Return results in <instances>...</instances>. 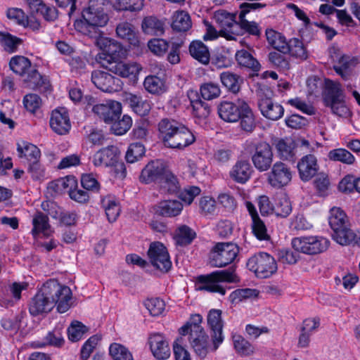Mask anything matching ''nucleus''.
<instances>
[{"mask_svg":"<svg viewBox=\"0 0 360 360\" xmlns=\"http://www.w3.org/2000/svg\"><path fill=\"white\" fill-rule=\"evenodd\" d=\"M71 298L72 291L69 287L50 279L32 299L29 311L33 316L47 314L57 304L58 311L65 313L70 307Z\"/></svg>","mask_w":360,"mask_h":360,"instance_id":"1","label":"nucleus"},{"mask_svg":"<svg viewBox=\"0 0 360 360\" xmlns=\"http://www.w3.org/2000/svg\"><path fill=\"white\" fill-rule=\"evenodd\" d=\"M103 44L104 52L99 56V63L103 68L122 77H135L139 73L136 63L122 61L127 56V50L120 43L105 38Z\"/></svg>","mask_w":360,"mask_h":360,"instance_id":"2","label":"nucleus"},{"mask_svg":"<svg viewBox=\"0 0 360 360\" xmlns=\"http://www.w3.org/2000/svg\"><path fill=\"white\" fill-rule=\"evenodd\" d=\"M105 3L106 0H90L88 7L82 12L83 19L75 22V29L90 38H99L102 34L100 28L108 21Z\"/></svg>","mask_w":360,"mask_h":360,"instance_id":"3","label":"nucleus"},{"mask_svg":"<svg viewBox=\"0 0 360 360\" xmlns=\"http://www.w3.org/2000/svg\"><path fill=\"white\" fill-rule=\"evenodd\" d=\"M164 143L171 148L183 149L192 144L195 138L184 125L174 120L162 119L158 124Z\"/></svg>","mask_w":360,"mask_h":360,"instance_id":"4","label":"nucleus"},{"mask_svg":"<svg viewBox=\"0 0 360 360\" xmlns=\"http://www.w3.org/2000/svg\"><path fill=\"white\" fill-rule=\"evenodd\" d=\"M245 150L250 155L251 161L257 171L264 172L271 168L274 153L269 143L255 139L248 140L245 143Z\"/></svg>","mask_w":360,"mask_h":360,"instance_id":"5","label":"nucleus"},{"mask_svg":"<svg viewBox=\"0 0 360 360\" xmlns=\"http://www.w3.org/2000/svg\"><path fill=\"white\" fill-rule=\"evenodd\" d=\"M324 103L335 115L347 117L350 115V110L345 102V96L339 82L326 80Z\"/></svg>","mask_w":360,"mask_h":360,"instance_id":"6","label":"nucleus"},{"mask_svg":"<svg viewBox=\"0 0 360 360\" xmlns=\"http://www.w3.org/2000/svg\"><path fill=\"white\" fill-rule=\"evenodd\" d=\"M198 281L200 284V290L218 292L224 295L226 293V289L221 285V283H236L239 279L235 274L234 269H231L216 271L208 275L200 276Z\"/></svg>","mask_w":360,"mask_h":360,"instance_id":"7","label":"nucleus"},{"mask_svg":"<svg viewBox=\"0 0 360 360\" xmlns=\"http://www.w3.org/2000/svg\"><path fill=\"white\" fill-rule=\"evenodd\" d=\"M247 266L259 278L271 276L278 269L275 259L266 252H259L252 255L248 260Z\"/></svg>","mask_w":360,"mask_h":360,"instance_id":"8","label":"nucleus"},{"mask_svg":"<svg viewBox=\"0 0 360 360\" xmlns=\"http://www.w3.org/2000/svg\"><path fill=\"white\" fill-rule=\"evenodd\" d=\"M292 246L297 252L307 255H316L326 251L330 240L321 236H308L295 238Z\"/></svg>","mask_w":360,"mask_h":360,"instance_id":"9","label":"nucleus"},{"mask_svg":"<svg viewBox=\"0 0 360 360\" xmlns=\"http://www.w3.org/2000/svg\"><path fill=\"white\" fill-rule=\"evenodd\" d=\"M212 337V342L209 340V336L205 331H199L198 329H194L193 333L189 334V343L197 356L204 359L206 356L212 352H215L219 345L223 342L221 338L216 336Z\"/></svg>","mask_w":360,"mask_h":360,"instance_id":"10","label":"nucleus"},{"mask_svg":"<svg viewBox=\"0 0 360 360\" xmlns=\"http://www.w3.org/2000/svg\"><path fill=\"white\" fill-rule=\"evenodd\" d=\"M239 252V248L232 243H218L210 254V263L214 267H224L232 263Z\"/></svg>","mask_w":360,"mask_h":360,"instance_id":"11","label":"nucleus"},{"mask_svg":"<svg viewBox=\"0 0 360 360\" xmlns=\"http://www.w3.org/2000/svg\"><path fill=\"white\" fill-rule=\"evenodd\" d=\"M148 255L152 265L161 271H168L172 262L167 248L160 242L150 244L148 250Z\"/></svg>","mask_w":360,"mask_h":360,"instance_id":"12","label":"nucleus"},{"mask_svg":"<svg viewBox=\"0 0 360 360\" xmlns=\"http://www.w3.org/2000/svg\"><path fill=\"white\" fill-rule=\"evenodd\" d=\"M91 79L95 86L103 92H117L122 89V82L119 78L102 70L93 71Z\"/></svg>","mask_w":360,"mask_h":360,"instance_id":"13","label":"nucleus"},{"mask_svg":"<svg viewBox=\"0 0 360 360\" xmlns=\"http://www.w3.org/2000/svg\"><path fill=\"white\" fill-rule=\"evenodd\" d=\"M267 181L274 188H280L288 185L292 180L290 168L281 161L276 162L271 167Z\"/></svg>","mask_w":360,"mask_h":360,"instance_id":"14","label":"nucleus"},{"mask_svg":"<svg viewBox=\"0 0 360 360\" xmlns=\"http://www.w3.org/2000/svg\"><path fill=\"white\" fill-rule=\"evenodd\" d=\"M166 169L165 164L162 160L150 161L141 170L139 181L145 184H158Z\"/></svg>","mask_w":360,"mask_h":360,"instance_id":"15","label":"nucleus"},{"mask_svg":"<svg viewBox=\"0 0 360 360\" xmlns=\"http://www.w3.org/2000/svg\"><path fill=\"white\" fill-rule=\"evenodd\" d=\"M214 20L220 26V32L227 39H234L233 34H236L239 27V22L235 20V15L226 11H218L214 13Z\"/></svg>","mask_w":360,"mask_h":360,"instance_id":"16","label":"nucleus"},{"mask_svg":"<svg viewBox=\"0 0 360 360\" xmlns=\"http://www.w3.org/2000/svg\"><path fill=\"white\" fill-rule=\"evenodd\" d=\"M92 111L105 123L110 124L120 117L122 112L121 104L115 101L99 103L92 108Z\"/></svg>","mask_w":360,"mask_h":360,"instance_id":"17","label":"nucleus"},{"mask_svg":"<svg viewBox=\"0 0 360 360\" xmlns=\"http://www.w3.org/2000/svg\"><path fill=\"white\" fill-rule=\"evenodd\" d=\"M50 127L55 133L59 135H65L69 132L71 129V122L65 108H58L52 111Z\"/></svg>","mask_w":360,"mask_h":360,"instance_id":"18","label":"nucleus"},{"mask_svg":"<svg viewBox=\"0 0 360 360\" xmlns=\"http://www.w3.org/2000/svg\"><path fill=\"white\" fill-rule=\"evenodd\" d=\"M246 102L238 100L236 102L222 101L218 105V114L220 118L227 122H236L239 120L241 110Z\"/></svg>","mask_w":360,"mask_h":360,"instance_id":"19","label":"nucleus"},{"mask_svg":"<svg viewBox=\"0 0 360 360\" xmlns=\"http://www.w3.org/2000/svg\"><path fill=\"white\" fill-rule=\"evenodd\" d=\"M265 6L260 3H243L240 5V12L239 14V27L245 30L249 34L258 36L260 34V29L257 23L253 21H248L245 19V15L250 11L262 8Z\"/></svg>","mask_w":360,"mask_h":360,"instance_id":"20","label":"nucleus"},{"mask_svg":"<svg viewBox=\"0 0 360 360\" xmlns=\"http://www.w3.org/2000/svg\"><path fill=\"white\" fill-rule=\"evenodd\" d=\"M300 177L303 181H308L317 174L319 167L316 158L311 154L304 155L297 165Z\"/></svg>","mask_w":360,"mask_h":360,"instance_id":"21","label":"nucleus"},{"mask_svg":"<svg viewBox=\"0 0 360 360\" xmlns=\"http://www.w3.org/2000/svg\"><path fill=\"white\" fill-rule=\"evenodd\" d=\"M118 160V149L116 146H108L98 150L92 158L95 167H112Z\"/></svg>","mask_w":360,"mask_h":360,"instance_id":"22","label":"nucleus"},{"mask_svg":"<svg viewBox=\"0 0 360 360\" xmlns=\"http://www.w3.org/2000/svg\"><path fill=\"white\" fill-rule=\"evenodd\" d=\"M252 168L248 160H238L229 171L230 178L238 184H245L251 177Z\"/></svg>","mask_w":360,"mask_h":360,"instance_id":"23","label":"nucleus"},{"mask_svg":"<svg viewBox=\"0 0 360 360\" xmlns=\"http://www.w3.org/2000/svg\"><path fill=\"white\" fill-rule=\"evenodd\" d=\"M258 106L264 117L271 120H278L284 113L283 106L274 103L270 98L261 97L258 101Z\"/></svg>","mask_w":360,"mask_h":360,"instance_id":"24","label":"nucleus"},{"mask_svg":"<svg viewBox=\"0 0 360 360\" xmlns=\"http://www.w3.org/2000/svg\"><path fill=\"white\" fill-rule=\"evenodd\" d=\"M149 345L153 356L159 360H165L170 356V349L165 338L160 334L150 335Z\"/></svg>","mask_w":360,"mask_h":360,"instance_id":"25","label":"nucleus"},{"mask_svg":"<svg viewBox=\"0 0 360 360\" xmlns=\"http://www.w3.org/2000/svg\"><path fill=\"white\" fill-rule=\"evenodd\" d=\"M117 36L124 40L127 41L130 44L134 46H139L141 41L139 40L138 32L135 27L128 22H121L116 27Z\"/></svg>","mask_w":360,"mask_h":360,"instance_id":"26","label":"nucleus"},{"mask_svg":"<svg viewBox=\"0 0 360 360\" xmlns=\"http://www.w3.org/2000/svg\"><path fill=\"white\" fill-rule=\"evenodd\" d=\"M141 29L146 34L162 36L165 33V22L153 15L147 16L142 21Z\"/></svg>","mask_w":360,"mask_h":360,"instance_id":"27","label":"nucleus"},{"mask_svg":"<svg viewBox=\"0 0 360 360\" xmlns=\"http://www.w3.org/2000/svg\"><path fill=\"white\" fill-rule=\"evenodd\" d=\"M183 210L182 203L178 200H166L156 206V212L162 217H172L179 215Z\"/></svg>","mask_w":360,"mask_h":360,"instance_id":"28","label":"nucleus"},{"mask_svg":"<svg viewBox=\"0 0 360 360\" xmlns=\"http://www.w3.org/2000/svg\"><path fill=\"white\" fill-rule=\"evenodd\" d=\"M7 17L24 27H30L33 30H39L40 23L38 20L25 15L24 11L20 8H12L7 11Z\"/></svg>","mask_w":360,"mask_h":360,"instance_id":"29","label":"nucleus"},{"mask_svg":"<svg viewBox=\"0 0 360 360\" xmlns=\"http://www.w3.org/2000/svg\"><path fill=\"white\" fill-rule=\"evenodd\" d=\"M33 228L31 231L32 234L36 237L39 233L45 236H49L51 233V226L49 222V217L46 214L37 212L32 217Z\"/></svg>","mask_w":360,"mask_h":360,"instance_id":"30","label":"nucleus"},{"mask_svg":"<svg viewBox=\"0 0 360 360\" xmlns=\"http://www.w3.org/2000/svg\"><path fill=\"white\" fill-rule=\"evenodd\" d=\"M207 325L210 330L211 336L221 338L224 341L222 334L223 323L221 320V311L219 309H212L207 315Z\"/></svg>","mask_w":360,"mask_h":360,"instance_id":"31","label":"nucleus"},{"mask_svg":"<svg viewBox=\"0 0 360 360\" xmlns=\"http://www.w3.org/2000/svg\"><path fill=\"white\" fill-rule=\"evenodd\" d=\"M126 102L132 110L140 116L148 115L151 108L150 102L135 94H128L126 96Z\"/></svg>","mask_w":360,"mask_h":360,"instance_id":"32","label":"nucleus"},{"mask_svg":"<svg viewBox=\"0 0 360 360\" xmlns=\"http://www.w3.org/2000/svg\"><path fill=\"white\" fill-rule=\"evenodd\" d=\"M101 207L105 212L110 222L115 221L120 212V207L117 199L112 195H106L101 200Z\"/></svg>","mask_w":360,"mask_h":360,"instance_id":"33","label":"nucleus"},{"mask_svg":"<svg viewBox=\"0 0 360 360\" xmlns=\"http://www.w3.org/2000/svg\"><path fill=\"white\" fill-rule=\"evenodd\" d=\"M295 144L293 140L288 139H282L277 141L276 148L281 159L288 161L294 160L296 155Z\"/></svg>","mask_w":360,"mask_h":360,"instance_id":"34","label":"nucleus"},{"mask_svg":"<svg viewBox=\"0 0 360 360\" xmlns=\"http://www.w3.org/2000/svg\"><path fill=\"white\" fill-rule=\"evenodd\" d=\"M189 53L193 58L203 65L210 62V51L201 41H192L189 46Z\"/></svg>","mask_w":360,"mask_h":360,"instance_id":"35","label":"nucleus"},{"mask_svg":"<svg viewBox=\"0 0 360 360\" xmlns=\"http://www.w3.org/2000/svg\"><path fill=\"white\" fill-rule=\"evenodd\" d=\"M192 25L189 14L184 11H176L172 16V28L179 32L188 31Z\"/></svg>","mask_w":360,"mask_h":360,"instance_id":"36","label":"nucleus"},{"mask_svg":"<svg viewBox=\"0 0 360 360\" xmlns=\"http://www.w3.org/2000/svg\"><path fill=\"white\" fill-rule=\"evenodd\" d=\"M236 60L240 67L250 69L254 72L260 70L259 63L246 50L238 51L236 53Z\"/></svg>","mask_w":360,"mask_h":360,"instance_id":"37","label":"nucleus"},{"mask_svg":"<svg viewBox=\"0 0 360 360\" xmlns=\"http://www.w3.org/2000/svg\"><path fill=\"white\" fill-rule=\"evenodd\" d=\"M266 39L269 45L281 53H286L288 50V41L285 37L280 32L272 29L266 30Z\"/></svg>","mask_w":360,"mask_h":360,"instance_id":"38","label":"nucleus"},{"mask_svg":"<svg viewBox=\"0 0 360 360\" xmlns=\"http://www.w3.org/2000/svg\"><path fill=\"white\" fill-rule=\"evenodd\" d=\"M188 98L193 108V112L195 116L199 118L207 117L210 112V106L207 103L198 98V93L194 91L188 92Z\"/></svg>","mask_w":360,"mask_h":360,"instance_id":"39","label":"nucleus"},{"mask_svg":"<svg viewBox=\"0 0 360 360\" xmlns=\"http://www.w3.org/2000/svg\"><path fill=\"white\" fill-rule=\"evenodd\" d=\"M63 184L64 187L70 186L68 193L72 200L81 204L86 203L89 201V195L87 191L79 188H72L73 186H77V181L75 178H67L66 181H64Z\"/></svg>","mask_w":360,"mask_h":360,"instance_id":"40","label":"nucleus"},{"mask_svg":"<svg viewBox=\"0 0 360 360\" xmlns=\"http://www.w3.org/2000/svg\"><path fill=\"white\" fill-rule=\"evenodd\" d=\"M288 53L292 57L301 60H305L308 58V52L302 40L297 38H292L288 41Z\"/></svg>","mask_w":360,"mask_h":360,"instance_id":"41","label":"nucleus"},{"mask_svg":"<svg viewBox=\"0 0 360 360\" xmlns=\"http://www.w3.org/2000/svg\"><path fill=\"white\" fill-rule=\"evenodd\" d=\"M17 150L20 158H25L30 162L39 160L41 156L40 150L36 146L27 142L18 143Z\"/></svg>","mask_w":360,"mask_h":360,"instance_id":"42","label":"nucleus"},{"mask_svg":"<svg viewBox=\"0 0 360 360\" xmlns=\"http://www.w3.org/2000/svg\"><path fill=\"white\" fill-rule=\"evenodd\" d=\"M145 89L152 94H161L166 91L165 81L161 78L155 76H147L143 82Z\"/></svg>","mask_w":360,"mask_h":360,"instance_id":"43","label":"nucleus"},{"mask_svg":"<svg viewBox=\"0 0 360 360\" xmlns=\"http://www.w3.org/2000/svg\"><path fill=\"white\" fill-rule=\"evenodd\" d=\"M239 120H240L241 129L243 131L252 132L255 129L256 127L255 117L247 103L241 110Z\"/></svg>","mask_w":360,"mask_h":360,"instance_id":"44","label":"nucleus"},{"mask_svg":"<svg viewBox=\"0 0 360 360\" xmlns=\"http://www.w3.org/2000/svg\"><path fill=\"white\" fill-rule=\"evenodd\" d=\"M291 212L292 205L288 196L284 193L278 195L274 206V213L278 217L285 218Z\"/></svg>","mask_w":360,"mask_h":360,"instance_id":"45","label":"nucleus"},{"mask_svg":"<svg viewBox=\"0 0 360 360\" xmlns=\"http://www.w3.org/2000/svg\"><path fill=\"white\" fill-rule=\"evenodd\" d=\"M195 232L186 225L179 226L175 231L174 238L179 245L190 244L195 237Z\"/></svg>","mask_w":360,"mask_h":360,"instance_id":"46","label":"nucleus"},{"mask_svg":"<svg viewBox=\"0 0 360 360\" xmlns=\"http://www.w3.org/2000/svg\"><path fill=\"white\" fill-rule=\"evenodd\" d=\"M11 70L19 75H24L31 68L30 60L22 56H15L12 57L9 62Z\"/></svg>","mask_w":360,"mask_h":360,"instance_id":"47","label":"nucleus"},{"mask_svg":"<svg viewBox=\"0 0 360 360\" xmlns=\"http://www.w3.org/2000/svg\"><path fill=\"white\" fill-rule=\"evenodd\" d=\"M328 222L333 231L348 225L345 213L339 207L330 209Z\"/></svg>","mask_w":360,"mask_h":360,"instance_id":"48","label":"nucleus"},{"mask_svg":"<svg viewBox=\"0 0 360 360\" xmlns=\"http://www.w3.org/2000/svg\"><path fill=\"white\" fill-rule=\"evenodd\" d=\"M158 184L164 192L169 193H175L179 189V182L176 177L167 169Z\"/></svg>","mask_w":360,"mask_h":360,"instance_id":"49","label":"nucleus"},{"mask_svg":"<svg viewBox=\"0 0 360 360\" xmlns=\"http://www.w3.org/2000/svg\"><path fill=\"white\" fill-rule=\"evenodd\" d=\"M333 239L342 245H349L356 238V234L349 228V225L333 231Z\"/></svg>","mask_w":360,"mask_h":360,"instance_id":"50","label":"nucleus"},{"mask_svg":"<svg viewBox=\"0 0 360 360\" xmlns=\"http://www.w3.org/2000/svg\"><path fill=\"white\" fill-rule=\"evenodd\" d=\"M220 79L229 91L234 94L239 91L242 80L238 75L230 72H224L220 75Z\"/></svg>","mask_w":360,"mask_h":360,"instance_id":"51","label":"nucleus"},{"mask_svg":"<svg viewBox=\"0 0 360 360\" xmlns=\"http://www.w3.org/2000/svg\"><path fill=\"white\" fill-rule=\"evenodd\" d=\"M27 287V283L14 282L8 287V290L13 296V299L10 300L6 296H2L0 299L1 303L6 307L13 305L14 301H18L21 298V292L25 290Z\"/></svg>","mask_w":360,"mask_h":360,"instance_id":"52","label":"nucleus"},{"mask_svg":"<svg viewBox=\"0 0 360 360\" xmlns=\"http://www.w3.org/2000/svg\"><path fill=\"white\" fill-rule=\"evenodd\" d=\"M148 48L156 56H163L167 51L169 43L161 38H154L148 41Z\"/></svg>","mask_w":360,"mask_h":360,"instance_id":"53","label":"nucleus"},{"mask_svg":"<svg viewBox=\"0 0 360 360\" xmlns=\"http://www.w3.org/2000/svg\"><path fill=\"white\" fill-rule=\"evenodd\" d=\"M111 130L116 135L124 134L131 127L132 120L129 115H123L122 119L117 120L110 122Z\"/></svg>","mask_w":360,"mask_h":360,"instance_id":"54","label":"nucleus"},{"mask_svg":"<svg viewBox=\"0 0 360 360\" xmlns=\"http://www.w3.org/2000/svg\"><path fill=\"white\" fill-rule=\"evenodd\" d=\"M109 352L113 360H134L129 349L119 343L111 344Z\"/></svg>","mask_w":360,"mask_h":360,"instance_id":"55","label":"nucleus"},{"mask_svg":"<svg viewBox=\"0 0 360 360\" xmlns=\"http://www.w3.org/2000/svg\"><path fill=\"white\" fill-rule=\"evenodd\" d=\"M20 42L21 40L17 37H15L8 32L0 31V44L4 46L6 51L9 53L15 51Z\"/></svg>","mask_w":360,"mask_h":360,"instance_id":"56","label":"nucleus"},{"mask_svg":"<svg viewBox=\"0 0 360 360\" xmlns=\"http://www.w3.org/2000/svg\"><path fill=\"white\" fill-rule=\"evenodd\" d=\"M145 154V147L141 143H133L129 146L125 159L127 162L134 163L141 158Z\"/></svg>","mask_w":360,"mask_h":360,"instance_id":"57","label":"nucleus"},{"mask_svg":"<svg viewBox=\"0 0 360 360\" xmlns=\"http://www.w3.org/2000/svg\"><path fill=\"white\" fill-rule=\"evenodd\" d=\"M144 306L153 316L162 314L165 309V302L158 297L147 299L144 302Z\"/></svg>","mask_w":360,"mask_h":360,"instance_id":"58","label":"nucleus"},{"mask_svg":"<svg viewBox=\"0 0 360 360\" xmlns=\"http://www.w3.org/2000/svg\"><path fill=\"white\" fill-rule=\"evenodd\" d=\"M26 74L27 75L26 79L32 87L44 86V89H47L49 86L46 78L42 77L34 68L31 67Z\"/></svg>","mask_w":360,"mask_h":360,"instance_id":"59","label":"nucleus"},{"mask_svg":"<svg viewBox=\"0 0 360 360\" xmlns=\"http://www.w3.org/2000/svg\"><path fill=\"white\" fill-rule=\"evenodd\" d=\"M219 86L213 82H207L201 85L200 94L205 100H212L220 96Z\"/></svg>","mask_w":360,"mask_h":360,"instance_id":"60","label":"nucleus"},{"mask_svg":"<svg viewBox=\"0 0 360 360\" xmlns=\"http://www.w3.org/2000/svg\"><path fill=\"white\" fill-rule=\"evenodd\" d=\"M328 158L334 161H340L345 164H352L354 162V155L343 148L332 150L328 153Z\"/></svg>","mask_w":360,"mask_h":360,"instance_id":"61","label":"nucleus"},{"mask_svg":"<svg viewBox=\"0 0 360 360\" xmlns=\"http://www.w3.org/2000/svg\"><path fill=\"white\" fill-rule=\"evenodd\" d=\"M234 347L243 356H250L254 353V347L240 335L233 337Z\"/></svg>","mask_w":360,"mask_h":360,"instance_id":"62","label":"nucleus"},{"mask_svg":"<svg viewBox=\"0 0 360 360\" xmlns=\"http://www.w3.org/2000/svg\"><path fill=\"white\" fill-rule=\"evenodd\" d=\"M22 103L25 108L32 113H34L42 105L41 98L36 94L25 95Z\"/></svg>","mask_w":360,"mask_h":360,"instance_id":"63","label":"nucleus"},{"mask_svg":"<svg viewBox=\"0 0 360 360\" xmlns=\"http://www.w3.org/2000/svg\"><path fill=\"white\" fill-rule=\"evenodd\" d=\"M85 332V326L79 321H73L68 329V338L72 342H77L82 338Z\"/></svg>","mask_w":360,"mask_h":360,"instance_id":"64","label":"nucleus"}]
</instances>
